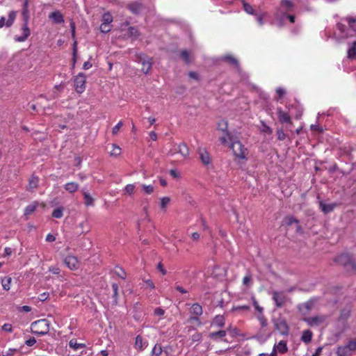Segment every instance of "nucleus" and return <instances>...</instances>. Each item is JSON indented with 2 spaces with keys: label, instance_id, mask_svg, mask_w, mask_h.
I'll return each mask as SVG.
<instances>
[{
  "label": "nucleus",
  "instance_id": "f257e3e1",
  "mask_svg": "<svg viewBox=\"0 0 356 356\" xmlns=\"http://www.w3.org/2000/svg\"><path fill=\"white\" fill-rule=\"evenodd\" d=\"M50 323L47 319H40L31 325V332L40 336L47 334L49 331Z\"/></svg>",
  "mask_w": 356,
  "mask_h": 356
},
{
  "label": "nucleus",
  "instance_id": "f03ea898",
  "mask_svg": "<svg viewBox=\"0 0 356 356\" xmlns=\"http://www.w3.org/2000/svg\"><path fill=\"white\" fill-rule=\"evenodd\" d=\"M282 225L288 228H294L296 233L298 234L301 235L303 234V229L300 225L299 220L292 216L284 217L282 220Z\"/></svg>",
  "mask_w": 356,
  "mask_h": 356
},
{
  "label": "nucleus",
  "instance_id": "7ed1b4c3",
  "mask_svg": "<svg viewBox=\"0 0 356 356\" xmlns=\"http://www.w3.org/2000/svg\"><path fill=\"white\" fill-rule=\"evenodd\" d=\"M336 261L343 265L348 270H356V264L353 261L351 255L348 253H343L340 254L336 259Z\"/></svg>",
  "mask_w": 356,
  "mask_h": 356
},
{
  "label": "nucleus",
  "instance_id": "20e7f679",
  "mask_svg": "<svg viewBox=\"0 0 356 356\" xmlns=\"http://www.w3.org/2000/svg\"><path fill=\"white\" fill-rule=\"evenodd\" d=\"M230 148L233 151L234 156L239 159H243L248 154L247 149L238 140L232 141Z\"/></svg>",
  "mask_w": 356,
  "mask_h": 356
},
{
  "label": "nucleus",
  "instance_id": "39448f33",
  "mask_svg": "<svg viewBox=\"0 0 356 356\" xmlns=\"http://www.w3.org/2000/svg\"><path fill=\"white\" fill-rule=\"evenodd\" d=\"M272 299L276 307H282L289 300L284 291H273L271 293Z\"/></svg>",
  "mask_w": 356,
  "mask_h": 356
},
{
  "label": "nucleus",
  "instance_id": "423d86ee",
  "mask_svg": "<svg viewBox=\"0 0 356 356\" xmlns=\"http://www.w3.org/2000/svg\"><path fill=\"white\" fill-rule=\"evenodd\" d=\"M275 330L282 335H288L289 327L286 321L282 318H277L273 320Z\"/></svg>",
  "mask_w": 356,
  "mask_h": 356
},
{
  "label": "nucleus",
  "instance_id": "0eeeda50",
  "mask_svg": "<svg viewBox=\"0 0 356 356\" xmlns=\"http://www.w3.org/2000/svg\"><path fill=\"white\" fill-rule=\"evenodd\" d=\"M137 61L141 63V70L145 74H147L151 70L152 66L151 58L145 55H140L138 56Z\"/></svg>",
  "mask_w": 356,
  "mask_h": 356
},
{
  "label": "nucleus",
  "instance_id": "6e6552de",
  "mask_svg": "<svg viewBox=\"0 0 356 356\" xmlns=\"http://www.w3.org/2000/svg\"><path fill=\"white\" fill-rule=\"evenodd\" d=\"M85 84L86 77L81 74L77 75L74 79V87L76 91L79 93L83 92L85 89Z\"/></svg>",
  "mask_w": 356,
  "mask_h": 356
},
{
  "label": "nucleus",
  "instance_id": "1a4fd4ad",
  "mask_svg": "<svg viewBox=\"0 0 356 356\" xmlns=\"http://www.w3.org/2000/svg\"><path fill=\"white\" fill-rule=\"evenodd\" d=\"M64 263L70 270H76L79 267V261L72 255L66 257Z\"/></svg>",
  "mask_w": 356,
  "mask_h": 356
},
{
  "label": "nucleus",
  "instance_id": "9d476101",
  "mask_svg": "<svg viewBox=\"0 0 356 356\" xmlns=\"http://www.w3.org/2000/svg\"><path fill=\"white\" fill-rule=\"evenodd\" d=\"M326 319L325 316H316L309 318H305V321L311 326H316L322 324Z\"/></svg>",
  "mask_w": 356,
  "mask_h": 356
},
{
  "label": "nucleus",
  "instance_id": "9b49d317",
  "mask_svg": "<svg viewBox=\"0 0 356 356\" xmlns=\"http://www.w3.org/2000/svg\"><path fill=\"white\" fill-rule=\"evenodd\" d=\"M15 17H16V13L14 11H11L9 13L8 18L6 21V18L4 17H2L0 19V28H2L3 26H6L7 27L10 26L13 24V22L15 19Z\"/></svg>",
  "mask_w": 356,
  "mask_h": 356
},
{
  "label": "nucleus",
  "instance_id": "f8f14e48",
  "mask_svg": "<svg viewBox=\"0 0 356 356\" xmlns=\"http://www.w3.org/2000/svg\"><path fill=\"white\" fill-rule=\"evenodd\" d=\"M30 34L31 31L28 27V24H24L22 27V34L20 35H16L15 40L17 42H24L28 38Z\"/></svg>",
  "mask_w": 356,
  "mask_h": 356
},
{
  "label": "nucleus",
  "instance_id": "ddd939ff",
  "mask_svg": "<svg viewBox=\"0 0 356 356\" xmlns=\"http://www.w3.org/2000/svg\"><path fill=\"white\" fill-rule=\"evenodd\" d=\"M202 307L198 303H194L192 305L191 307V314L195 315L196 316H191V319L194 321H198V316H201L202 314Z\"/></svg>",
  "mask_w": 356,
  "mask_h": 356
},
{
  "label": "nucleus",
  "instance_id": "4468645a",
  "mask_svg": "<svg viewBox=\"0 0 356 356\" xmlns=\"http://www.w3.org/2000/svg\"><path fill=\"white\" fill-rule=\"evenodd\" d=\"M277 113L279 121L281 123H291V117L287 113L283 111L282 108L278 107L277 108Z\"/></svg>",
  "mask_w": 356,
  "mask_h": 356
},
{
  "label": "nucleus",
  "instance_id": "2eb2a0df",
  "mask_svg": "<svg viewBox=\"0 0 356 356\" xmlns=\"http://www.w3.org/2000/svg\"><path fill=\"white\" fill-rule=\"evenodd\" d=\"M319 206L321 209V211L327 214L330 212H332L334 209L337 206V203H332V204H326L323 201L319 202Z\"/></svg>",
  "mask_w": 356,
  "mask_h": 356
},
{
  "label": "nucleus",
  "instance_id": "dca6fc26",
  "mask_svg": "<svg viewBox=\"0 0 356 356\" xmlns=\"http://www.w3.org/2000/svg\"><path fill=\"white\" fill-rule=\"evenodd\" d=\"M147 346V342L144 341L143 337L140 335H138L136 337L134 347L136 350L141 351L144 350Z\"/></svg>",
  "mask_w": 356,
  "mask_h": 356
},
{
  "label": "nucleus",
  "instance_id": "f3484780",
  "mask_svg": "<svg viewBox=\"0 0 356 356\" xmlns=\"http://www.w3.org/2000/svg\"><path fill=\"white\" fill-rule=\"evenodd\" d=\"M287 350L286 342L285 341H280L277 345L274 346L273 353L276 354V351H278L280 353L283 354L287 352Z\"/></svg>",
  "mask_w": 356,
  "mask_h": 356
},
{
  "label": "nucleus",
  "instance_id": "a211bd4d",
  "mask_svg": "<svg viewBox=\"0 0 356 356\" xmlns=\"http://www.w3.org/2000/svg\"><path fill=\"white\" fill-rule=\"evenodd\" d=\"M49 17L55 24H61L64 22L63 16L59 11H55V12L51 13L49 15Z\"/></svg>",
  "mask_w": 356,
  "mask_h": 356
},
{
  "label": "nucleus",
  "instance_id": "6ab92c4d",
  "mask_svg": "<svg viewBox=\"0 0 356 356\" xmlns=\"http://www.w3.org/2000/svg\"><path fill=\"white\" fill-rule=\"evenodd\" d=\"M129 9L134 14H138L143 8V6L142 3L139 2H132L128 6Z\"/></svg>",
  "mask_w": 356,
  "mask_h": 356
},
{
  "label": "nucleus",
  "instance_id": "aec40b11",
  "mask_svg": "<svg viewBox=\"0 0 356 356\" xmlns=\"http://www.w3.org/2000/svg\"><path fill=\"white\" fill-rule=\"evenodd\" d=\"M152 356H168V353L160 344H156L152 349Z\"/></svg>",
  "mask_w": 356,
  "mask_h": 356
},
{
  "label": "nucleus",
  "instance_id": "412c9836",
  "mask_svg": "<svg viewBox=\"0 0 356 356\" xmlns=\"http://www.w3.org/2000/svg\"><path fill=\"white\" fill-rule=\"evenodd\" d=\"M198 153L200 159L204 165L210 163V157L209 153L204 149H199Z\"/></svg>",
  "mask_w": 356,
  "mask_h": 356
},
{
  "label": "nucleus",
  "instance_id": "4be33fe9",
  "mask_svg": "<svg viewBox=\"0 0 356 356\" xmlns=\"http://www.w3.org/2000/svg\"><path fill=\"white\" fill-rule=\"evenodd\" d=\"M347 57L351 60H353L356 58V40L349 44Z\"/></svg>",
  "mask_w": 356,
  "mask_h": 356
},
{
  "label": "nucleus",
  "instance_id": "5701e85b",
  "mask_svg": "<svg viewBox=\"0 0 356 356\" xmlns=\"http://www.w3.org/2000/svg\"><path fill=\"white\" fill-rule=\"evenodd\" d=\"M336 354L337 356H351L352 353L345 346H339L337 349Z\"/></svg>",
  "mask_w": 356,
  "mask_h": 356
},
{
  "label": "nucleus",
  "instance_id": "b1692460",
  "mask_svg": "<svg viewBox=\"0 0 356 356\" xmlns=\"http://www.w3.org/2000/svg\"><path fill=\"white\" fill-rule=\"evenodd\" d=\"M345 21L348 23L349 29L356 33V17H346Z\"/></svg>",
  "mask_w": 356,
  "mask_h": 356
},
{
  "label": "nucleus",
  "instance_id": "393cba45",
  "mask_svg": "<svg viewBox=\"0 0 356 356\" xmlns=\"http://www.w3.org/2000/svg\"><path fill=\"white\" fill-rule=\"evenodd\" d=\"M178 152L183 156L186 157L189 154V149L185 143H181L178 145Z\"/></svg>",
  "mask_w": 356,
  "mask_h": 356
},
{
  "label": "nucleus",
  "instance_id": "a878e982",
  "mask_svg": "<svg viewBox=\"0 0 356 356\" xmlns=\"http://www.w3.org/2000/svg\"><path fill=\"white\" fill-rule=\"evenodd\" d=\"M226 336L225 330H220L218 332H211L209 334V337L213 340H218L220 338H222Z\"/></svg>",
  "mask_w": 356,
  "mask_h": 356
},
{
  "label": "nucleus",
  "instance_id": "bb28decb",
  "mask_svg": "<svg viewBox=\"0 0 356 356\" xmlns=\"http://www.w3.org/2000/svg\"><path fill=\"white\" fill-rule=\"evenodd\" d=\"M213 325H215L219 327H222L225 325V318L222 315H218L216 316L213 321Z\"/></svg>",
  "mask_w": 356,
  "mask_h": 356
},
{
  "label": "nucleus",
  "instance_id": "cd10ccee",
  "mask_svg": "<svg viewBox=\"0 0 356 356\" xmlns=\"http://www.w3.org/2000/svg\"><path fill=\"white\" fill-rule=\"evenodd\" d=\"M79 188V186L75 182H69L65 184L64 188L68 191L69 193H74Z\"/></svg>",
  "mask_w": 356,
  "mask_h": 356
},
{
  "label": "nucleus",
  "instance_id": "c85d7f7f",
  "mask_svg": "<svg viewBox=\"0 0 356 356\" xmlns=\"http://www.w3.org/2000/svg\"><path fill=\"white\" fill-rule=\"evenodd\" d=\"M222 60L229 63L230 64L234 65L237 68L239 67L238 61L231 55H227V56H224L222 58Z\"/></svg>",
  "mask_w": 356,
  "mask_h": 356
},
{
  "label": "nucleus",
  "instance_id": "c756f323",
  "mask_svg": "<svg viewBox=\"0 0 356 356\" xmlns=\"http://www.w3.org/2000/svg\"><path fill=\"white\" fill-rule=\"evenodd\" d=\"M312 332L310 330H307L303 332L301 339L305 343H308L312 341Z\"/></svg>",
  "mask_w": 356,
  "mask_h": 356
},
{
  "label": "nucleus",
  "instance_id": "7c9ffc66",
  "mask_svg": "<svg viewBox=\"0 0 356 356\" xmlns=\"http://www.w3.org/2000/svg\"><path fill=\"white\" fill-rule=\"evenodd\" d=\"M38 204L37 202H33L28 205L24 209V215L28 216L31 214L37 208Z\"/></svg>",
  "mask_w": 356,
  "mask_h": 356
},
{
  "label": "nucleus",
  "instance_id": "2f4dec72",
  "mask_svg": "<svg viewBox=\"0 0 356 356\" xmlns=\"http://www.w3.org/2000/svg\"><path fill=\"white\" fill-rule=\"evenodd\" d=\"M12 282V279L10 277H5L1 280V284L3 286V289L8 291L10 289V284Z\"/></svg>",
  "mask_w": 356,
  "mask_h": 356
},
{
  "label": "nucleus",
  "instance_id": "473e14b6",
  "mask_svg": "<svg viewBox=\"0 0 356 356\" xmlns=\"http://www.w3.org/2000/svg\"><path fill=\"white\" fill-rule=\"evenodd\" d=\"M348 350L352 353L354 351H356V338L352 340H350L346 345L344 346Z\"/></svg>",
  "mask_w": 356,
  "mask_h": 356
},
{
  "label": "nucleus",
  "instance_id": "72a5a7b5",
  "mask_svg": "<svg viewBox=\"0 0 356 356\" xmlns=\"http://www.w3.org/2000/svg\"><path fill=\"white\" fill-rule=\"evenodd\" d=\"M293 6V3L289 0H281V7L283 8L286 12L289 11Z\"/></svg>",
  "mask_w": 356,
  "mask_h": 356
},
{
  "label": "nucleus",
  "instance_id": "f704fd0d",
  "mask_svg": "<svg viewBox=\"0 0 356 356\" xmlns=\"http://www.w3.org/2000/svg\"><path fill=\"white\" fill-rule=\"evenodd\" d=\"M38 182H39V180H38V177H32L29 180V186H28L29 189L33 190L34 188H36L38 185Z\"/></svg>",
  "mask_w": 356,
  "mask_h": 356
},
{
  "label": "nucleus",
  "instance_id": "c9c22d12",
  "mask_svg": "<svg viewBox=\"0 0 356 356\" xmlns=\"http://www.w3.org/2000/svg\"><path fill=\"white\" fill-rule=\"evenodd\" d=\"M121 154V148L115 144L112 145V149L110 152L111 156H119Z\"/></svg>",
  "mask_w": 356,
  "mask_h": 356
},
{
  "label": "nucleus",
  "instance_id": "e433bc0d",
  "mask_svg": "<svg viewBox=\"0 0 356 356\" xmlns=\"http://www.w3.org/2000/svg\"><path fill=\"white\" fill-rule=\"evenodd\" d=\"M180 56L186 64H189L191 63L190 56L186 50L181 51L180 53Z\"/></svg>",
  "mask_w": 356,
  "mask_h": 356
},
{
  "label": "nucleus",
  "instance_id": "4c0bfd02",
  "mask_svg": "<svg viewBox=\"0 0 356 356\" xmlns=\"http://www.w3.org/2000/svg\"><path fill=\"white\" fill-rule=\"evenodd\" d=\"M350 316V310L348 309H344L341 310L340 314V318L342 320H347Z\"/></svg>",
  "mask_w": 356,
  "mask_h": 356
},
{
  "label": "nucleus",
  "instance_id": "58836bf2",
  "mask_svg": "<svg viewBox=\"0 0 356 356\" xmlns=\"http://www.w3.org/2000/svg\"><path fill=\"white\" fill-rule=\"evenodd\" d=\"M115 274L120 278L124 280L127 276L126 272L120 267H117L115 270Z\"/></svg>",
  "mask_w": 356,
  "mask_h": 356
},
{
  "label": "nucleus",
  "instance_id": "ea45409f",
  "mask_svg": "<svg viewBox=\"0 0 356 356\" xmlns=\"http://www.w3.org/2000/svg\"><path fill=\"white\" fill-rule=\"evenodd\" d=\"M219 130L227 133V122L225 120H221L218 122V124Z\"/></svg>",
  "mask_w": 356,
  "mask_h": 356
},
{
  "label": "nucleus",
  "instance_id": "a19ab883",
  "mask_svg": "<svg viewBox=\"0 0 356 356\" xmlns=\"http://www.w3.org/2000/svg\"><path fill=\"white\" fill-rule=\"evenodd\" d=\"M317 302L316 298H312L305 303V307L307 310H311L314 307V305Z\"/></svg>",
  "mask_w": 356,
  "mask_h": 356
},
{
  "label": "nucleus",
  "instance_id": "79ce46f5",
  "mask_svg": "<svg viewBox=\"0 0 356 356\" xmlns=\"http://www.w3.org/2000/svg\"><path fill=\"white\" fill-rule=\"evenodd\" d=\"M229 140L231 142L234 140L232 137L230 136L228 132L225 133V135L220 138V141L221 142L222 144H226Z\"/></svg>",
  "mask_w": 356,
  "mask_h": 356
},
{
  "label": "nucleus",
  "instance_id": "37998d69",
  "mask_svg": "<svg viewBox=\"0 0 356 356\" xmlns=\"http://www.w3.org/2000/svg\"><path fill=\"white\" fill-rule=\"evenodd\" d=\"M22 14L24 18V24H28L29 20V10L26 8H22Z\"/></svg>",
  "mask_w": 356,
  "mask_h": 356
},
{
  "label": "nucleus",
  "instance_id": "c03bdc74",
  "mask_svg": "<svg viewBox=\"0 0 356 356\" xmlns=\"http://www.w3.org/2000/svg\"><path fill=\"white\" fill-rule=\"evenodd\" d=\"M113 289V297L114 298V302L117 303L118 295V285L116 283H113L112 284Z\"/></svg>",
  "mask_w": 356,
  "mask_h": 356
},
{
  "label": "nucleus",
  "instance_id": "a18cd8bd",
  "mask_svg": "<svg viewBox=\"0 0 356 356\" xmlns=\"http://www.w3.org/2000/svg\"><path fill=\"white\" fill-rule=\"evenodd\" d=\"M69 345H70V346L71 348H74V350H77L79 348H81L83 346L82 343H78L76 342V340H75V339L70 340V342H69Z\"/></svg>",
  "mask_w": 356,
  "mask_h": 356
},
{
  "label": "nucleus",
  "instance_id": "49530a36",
  "mask_svg": "<svg viewBox=\"0 0 356 356\" xmlns=\"http://www.w3.org/2000/svg\"><path fill=\"white\" fill-rule=\"evenodd\" d=\"M170 199L168 197H164L161 199L160 207L162 209H165V207L169 204Z\"/></svg>",
  "mask_w": 356,
  "mask_h": 356
},
{
  "label": "nucleus",
  "instance_id": "de8ad7c7",
  "mask_svg": "<svg viewBox=\"0 0 356 356\" xmlns=\"http://www.w3.org/2000/svg\"><path fill=\"white\" fill-rule=\"evenodd\" d=\"M113 21V17L109 13H106L103 15V22L104 24H110Z\"/></svg>",
  "mask_w": 356,
  "mask_h": 356
},
{
  "label": "nucleus",
  "instance_id": "09e8293b",
  "mask_svg": "<svg viewBox=\"0 0 356 356\" xmlns=\"http://www.w3.org/2000/svg\"><path fill=\"white\" fill-rule=\"evenodd\" d=\"M128 35L129 36L137 37L138 35V31L135 27H129L128 29Z\"/></svg>",
  "mask_w": 356,
  "mask_h": 356
},
{
  "label": "nucleus",
  "instance_id": "8fccbe9b",
  "mask_svg": "<svg viewBox=\"0 0 356 356\" xmlns=\"http://www.w3.org/2000/svg\"><path fill=\"white\" fill-rule=\"evenodd\" d=\"M53 217L60 218L63 216V210L60 208L56 209L52 213Z\"/></svg>",
  "mask_w": 356,
  "mask_h": 356
},
{
  "label": "nucleus",
  "instance_id": "3c124183",
  "mask_svg": "<svg viewBox=\"0 0 356 356\" xmlns=\"http://www.w3.org/2000/svg\"><path fill=\"white\" fill-rule=\"evenodd\" d=\"M111 30V25L108 24H104V23H102L100 26V31L102 32V33H108Z\"/></svg>",
  "mask_w": 356,
  "mask_h": 356
},
{
  "label": "nucleus",
  "instance_id": "603ef678",
  "mask_svg": "<svg viewBox=\"0 0 356 356\" xmlns=\"http://www.w3.org/2000/svg\"><path fill=\"white\" fill-rule=\"evenodd\" d=\"M144 191L147 193V194H151L152 193H153L154 191V187L152 185H143L142 186Z\"/></svg>",
  "mask_w": 356,
  "mask_h": 356
},
{
  "label": "nucleus",
  "instance_id": "864d4df0",
  "mask_svg": "<svg viewBox=\"0 0 356 356\" xmlns=\"http://www.w3.org/2000/svg\"><path fill=\"white\" fill-rule=\"evenodd\" d=\"M258 319L261 323V325L262 327H266L267 325H268V323H267V320L265 318V317L264 316L263 314H260L259 316H258Z\"/></svg>",
  "mask_w": 356,
  "mask_h": 356
},
{
  "label": "nucleus",
  "instance_id": "5fc2aeb1",
  "mask_svg": "<svg viewBox=\"0 0 356 356\" xmlns=\"http://www.w3.org/2000/svg\"><path fill=\"white\" fill-rule=\"evenodd\" d=\"M122 124H123L122 122L120 121L113 128L112 133L113 135H116L118 133V131H119L120 129L122 127Z\"/></svg>",
  "mask_w": 356,
  "mask_h": 356
},
{
  "label": "nucleus",
  "instance_id": "6e6d98bb",
  "mask_svg": "<svg viewBox=\"0 0 356 356\" xmlns=\"http://www.w3.org/2000/svg\"><path fill=\"white\" fill-rule=\"evenodd\" d=\"M154 314L155 316H162L165 314V310L161 307H157L154 309Z\"/></svg>",
  "mask_w": 356,
  "mask_h": 356
},
{
  "label": "nucleus",
  "instance_id": "4d7b16f0",
  "mask_svg": "<svg viewBox=\"0 0 356 356\" xmlns=\"http://www.w3.org/2000/svg\"><path fill=\"white\" fill-rule=\"evenodd\" d=\"M202 339V334L199 332H196L191 337V340L193 342L200 341Z\"/></svg>",
  "mask_w": 356,
  "mask_h": 356
},
{
  "label": "nucleus",
  "instance_id": "13d9d810",
  "mask_svg": "<svg viewBox=\"0 0 356 356\" xmlns=\"http://www.w3.org/2000/svg\"><path fill=\"white\" fill-rule=\"evenodd\" d=\"M135 188L134 185L133 184H128L125 186L124 191L128 194H131L134 192V190Z\"/></svg>",
  "mask_w": 356,
  "mask_h": 356
},
{
  "label": "nucleus",
  "instance_id": "bf43d9fd",
  "mask_svg": "<svg viewBox=\"0 0 356 356\" xmlns=\"http://www.w3.org/2000/svg\"><path fill=\"white\" fill-rule=\"evenodd\" d=\"M243 8H244V10H245L246 13H249V14H252L253 13V8L248 3H244L243 4Z\"/></svg>",
  "mask_w": 356,
  "mask_h": 356
},
{
  "label": "nucleus",
  "instance_id": "052dcab7",
  "mask_svg": "<svg viewBox=\"0 0 356 356\" xmlns=\"http://www.w3.org/2000/svg\"><path fill=\"white\" fill-rule=\"evenodd\" d=\"M1 328L3 330L6 332H11L13 331L12 325L11 324L9 323H5L4 325H3Z\"/></svg>",
  "mask_w": 356,
  "mask_h": 356
},
{
  "label": "nucleus",
  "instance_id": "680f3d73",
  "mask_svg": "<svg viewBox=\"0 0 356 356\" xmlns=\"http://www.w3.org/2000/svg\"><path fill=\"white\" fill-rule=\"evenodd\" d=\"M277 138L280 140H284L286 138V134H284V132L282 130H278L277 131Z\"/></svg>",
  "mask_w": 356,
  "mask_h": 356
},
{
  "label": "nucleus",
  "instance_id": "e2e57ef3",
  "mask_svg": "<svg viewBox=\"0 0 356 356\" xmlns=\"http://www.w3.org/2000/svg\"><path fill=\"white\" fill-rule=\"evenodd\" d=\"M276 92L279 95V97L282 98L285 95L286 91L284 89H283L282 88H278L276 90Z\"/></svg>",
  "mask_w": 356,
  "mask_h": 356
},
{
  "label": "nucleus",
  "instance_id": "0e129e2a",
  "mask_svg": "<svg viewBox=\"0 0 356 356\" xmlns=\"http://www.w3.org/2000/svg\"><path fill=\"white\" fill-rule=\"evenodd\" d=\"M36 343V340L35 338L32 337V338H30L29 339L26 340L25 343L28 346H33L35 343Z\"/></svg>",
  "mask_w": 356,
  "mask_h": 356
},
{
  "label": "nucleus",
  "instance_id": "69168bd1",
  "mask_svg": "<svg viewBox=\"0 0 356 356\" xmlns=\"http://www.w3.org/2000/svg\"><path fill=\"white\" fill-rule=\"evenodd\" d=\"M253 305L255 307V309L259 312V313H262L263 312V308L261 307H260L257 302V300H253Z\"/></svg>",
  "mask_w": 356,
  "mask_h": 356
},
{
  "label": "nucleus",
  "instance_id": "338daca9",
  "mask_svg": "<svg viewBox=\"0 0 356 356\" xmlns=\"http://www.w3.org/2000/svg\"><path fill=\"white\" fill-rule=\"evenodd\" d=\"M48 297H49L48 293H42L39 295V300L40 301H44L48 298Z\"/></svg>",
  "mask_w": 356,
  "mask_h": 356
},
{
  "label": "nucleus",
  "instance_id": "774afa93",
  "mask_svg": "<svg viewBox=\"0 0 356 356\" xmlns=\"http://www.w3.org/2000/svg\"><path fill=\"white\" fill-rule=\"evenodd\" d=\"M157 268L161 271V273L164 275L167 273V271L163 268V266L161 263H159L157 266Z\"/></svg>",
  "mask_w": 356,
  "mask_h": 356
}]
</instances>
